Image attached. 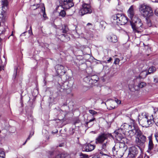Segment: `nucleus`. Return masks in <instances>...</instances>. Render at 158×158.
Listing matches in <instances>:
<instances>
[{
  "label": "nucleus",
  "instance_id": "1",
  "mask_svg": "<svg viewBox=\"0 0 158 158\" xmlns=\"http://www.w3.org/2000/svg\"><path fill=\"white\" fill-rule=\"evenodd\" d=\"M131 24L133 31L135 32L139 33L142 30L143 23L141 20L137 17L135 16L131 19Z\"/></svg>",
  "mask_w": 158,
  "mask_h": 158
},
{
  "label": "nucleus",
  "instance_id": "2",
  "mask_svg": "<svg viewBox=\"0 0 158 158\" xmlns=\"http://www.w3.org/2000/svg\"><path fill=\"white\" fill-rule=\"evenodd\" d=\"M139 11L144 17H149L153 15L152 8L149 6L145 4L140 5Z\"/></svg>",
  "mask_w": 158,
  "mask_h": 158
},
{
  "label": "nucleus",
  "instance_id": "3",
  "mask_svg": "<svg viewBox=\"0 0 158 158\" xmlns=\"http://www.w3.org/2000/svg\"><path fill=\"white\" fill-rule=\"evenodd\" d=\"M111 19L113 20V23H116L118 25H125L128 22L127 17L120 14L113 15Z\"/></svg>",
  "mask_w": 158,
  "mask_h": 158
},
{
  "label": "nucleus",
  "instance_id": "4",
  "mask_svg": "<svg viewBox=\"0 0 158 158\" xmlns=\"http://www.w3.org/2000/svg\"><path fill=\"white\" fill-rule=\"evenodd\" d=\"M115 146L118 147L116 153L118 157H122L127 148V146L124 143H118L115 144Z\"/></svg>",
  "mask_w": 158,
  "mask_h": 158
},
{
  "label": "nucleus",
  "instance_id": "5",
  "mask_svg": "<svg viewBox=\"0 0 158 158\" xmlns=\"http://www.w3.org/2000/svg\"><path fill=\"white\" fill-rule=\"evenodd\" d=\"M59 2L60 5L65 10L69 9L74 6L71 0H59Z\"/></svg>",
  "mask_w": 158,
  "mask_h": 158
},
{
  "label": "nucleus",
  "instance_id": "6",
  "mask_svg": "<svg viewBox=\"0 0 158 158\" xmlns=\"http://www.w3.org/2000/svg\"><path fill=\"white\" fill-rule=\"evenodd\" d=\"M111 134L104 133L100 134L96 139L95 142L96 143H102L106 139L111 137Z\"/></svg>",
  "mask_w": 158,
  "mask_h": 158
},
{
  "label": "nucleus",
  "instance_id": "7",
  "mask_svg": "<svg viewBox=\"0 0 158 158\" xmlns=\"http://www.w3.org/2000/svg\"><path fill=\"white\" fill-rule=\"evenodd\" d=\"M91 8L90 5L87 4H84L82 5V7L80 10L79 14L81 15L92 13Z\"/></svg>",
  "mask_w": 158,
  "mask_h": 158
},
{
  "label": "nucleus",
  "instance_id": "8",
  "mask_svg": "<svg viewBox=\"0 0 158 158\" xmlns=\"http://www.w3.org/2000/svg\"><path fill=\"white\" fill-rule=\"evenodd\" d=\"M137 136L135 139L136 143L139 147L143 146L146 141V137L141 134Z\"/></svg>",
  "mask_w": 158,
  "mask_h": 158
},
{
  "label": "nucleus",
  "instance_id": "9",
  "mask_svg": "<svg viewBox=\"0 0 158 158\" xmlns=\"http://www.w3.org/2000/svg\"><path fill=\"white\" fill-rule=\"evenodd\" d=\"M128 132L131 136L135 135L139 136V135L142 134L141 131L137 127H135L134 126H131V129H130Z\"/></svg>",
  "mask_w": 158,
  "mask_h": 158
},
{
  "label": "nucleus",
  "instance_id": "10",
  "mask_svg": "<svg viewBox=\"0 0 158 158\" xmlns=\"http://www.w3.org/2000/svg\"><path fill=\"white\" fill-rule=\"evenodd\" d=\"M136 148L135 146H132L129 148L128 156L131 158L135 157L138 154Z\"/></svg>",
  "mask_w": 158,
  "mask_h": 158
},
{
  "label": "nucleus",
  "instance_id": "11",
  "mask_svg": "<svg viewBox=\"0 0 158 158\" xmlns=\"http://www.w3.org/2000/svg\"><path fill=\"white\" fill-rule=\"evenodd\" d=\"M8 18V15L6 12L3 10V11L0 13V26L1 23H4L6 22Z\"/></svg>",
  "mask_w": 158,
  "mask_h": 158
},
{
  "label": "nucleus",
  "instance_id": "12",
  "mask_svg": "<svg viewBox=\"0 0 158 158\" xmlns=\"http://www.w3.org/2000/svg\"><path fill=\"white\" fill-rule=\"evenodd\" d=\"M55 69L56 72L58 74H63L65 73L64 67L61 65L58 64L55 66Z\"/></svg>",
  "mask_w": 158,
  "mask_h": 158
},
{
  "label": "nucleus",
  "instance_id": "13",
  "mask_svg": "<svg viewBox=\"0 0 158 158\" xmlns=\"http://www.w3.org/2000/svg\"><path fill=\"white\" fill-rule=\"evenodd\" d=\"M128 15L131 19H132L135 15V12L133 6H131L127 11Z\"/></svg>",
  "mask_w": 158,
  "mask_h": 158
},
{
  "label": "nucleus",
  "instance_id": "14",
  "mask_svg": "<svg viewBox=\"0 0 158 158\" xmlns=\"http://www.w3.org/2000/svg\"><path fill=\"white\" fill-rule=\"evenodd\" d=\"M107 38L108 40L110 42L115 43L117 41V37L113 34L107 35Z\"/></svg>",
  "mask_w": 158,
  "mask_h": 158
},
{
  "label": "nucleus",
  "instance_id": "15",
  "mask_svg": "<svg viewBox=\"0 0 158 158\" xmlns=\"http://www.w3.org/2000/svg\"><path fill=\"white\" fill-rule=\"evenodd\" d=\"M131 125L124 123L121 126V128L125 130L126 131L128 132L130 129H131Z\"/></svg>",
  "mask_w": 158,
  "mask_h": 158
},
{
  "label": "nucleus",
  "instance_id": "16",
  "mask_svg": "<svg viewBox=\"0 0 158 158\" xmlns=\"http://www.w3.org/2000/svg\"><path fill=\"white\" fill-rule=\"evenodd\" d=\"M69 157V155L65 152L59 153L56 155L55 158H68Z\"/></svg>",
  "mask_w": 158,
  "mask_h": 158
},
{
  "label": "nucleus",
  "instance_id": "17",
  "mask_svg": "<svg viewBox=\"0 0 158 158\" xmlns=\"http://www.w3.org/2000/svg\"><path fill=\"white\" fill-rule=\"evenodd\" d=\"M95 146L90 143H88L85 145V150L87 152H90L93 150L95 148Z\"/></svg>",
  "mask_w": 158,
  "mask_h": 158
},
{
  "label": "nucleus",
  "instance_id": "18",
  "mask_svg": "<svg viewBox=\"0 0 158 158\" xmlns=\"http://www.w3.org/2000/svg\"><path fill=\"white\" fill-rule=\"evenodd\" d=\"M156 119H148L145 123V125H145V126L148 127L151 126L155 122H156Z\"/></svg>",
  "mask_w": 158,
  "mask_h": 158
},
{
  "label": "nucleus",
  "instance_id": "19",
  "mask_svg": "<svg viewBox=\"0 0 158 158\" xmlns=\"http://www.w3.org/2000/svg\"><path fill=\"white\" fill-rule=\"evenodd\" d=\"M148 74L147 70H145L141 72L138 77L140 78H144Z\"/></svg>",
  "mask_w": 158,
  "mask_h": 158
},
{
  "label": "nucleus",
  "instance_id": "20",
  "mask_svg": "<svg viewBox=\"0 0 158 158\" xmlns=\"http://www.w3.org/2000/svg\"><path fill=\"white\" fill-rule=\"evenodd\" d=\"M148 139L149 140L148 143V150H151L153 148V143L151 136H150L148 137Z\"/></svg>",
  "mask_w": 158,
  "mask_h": 158
},
{
  "label": "nucleus",
  "instance_id": "21",
  "mask_svg": "<svg viewBox=\"0 0 158 158\" xmlns=\"http://www.w3.org/2000/svg\"><path fill=\"white\" fill-rule=\"evenodd\" d=\"M1 3L2 5V9L6 10V8H7V6L8 5V2L7 0H2Z\"/></svg>",
  "mask_w": 158,
  "mask_h": 158
},
{
  "label": "nucleus",
  "instance_id": "22",
  "mask_svg": "<svg viewBox=\"0 0 158 158\" xmlns=\"http://www.w3.org/2000/svg\"><path fill=\"white\" fill-rule=\"evenodd\" d=\"M91 83H95L98 81L99 78L96 75H94L91 76Z\"/></svg>",
  "mask_w": 158,
  "mask_h": 158
},
{
  "label": "nucleus",
  "instance_id": "23",
  "mask_svg": "<svg viewBox=\"0 0 158 158\" xmlns=\"http://www.w3.org/2000/svg\"><path fill=\"white\" fill-rule=\"evenodd\" d=\"M94 119H91L90 120H87L85 121V125L86 127H91L93 124L92 122Z\"/></svg>",
  "mask_w": 158,
  "mask_h": 158
},
{
  "label": "nucleus",
  "instance_id": "24",
  "mask_svg": "<svg viewBox=\"0 0 158 158\" xmlns=\"http://www.w3.org/2000/svg\"><path fill=\"white\" fill-rule=\"evenodd\" d=\"M87 39L89 40L91 38H93L94 35V33L93 32L90 31H88L87 32Z\"/></svg>",
  "mask_w": 158,
  "mask_h": 158
},
{
  "label": "nucleus",
  "instance_id": "25",
  "mask_svg": "<svg viewBox=\"0 0 158 158\" xmlns=\"http://www.w3.org/2000/svg\"><path fill=\"white\" fill-rule=\"evenodd\" d=\"M154 113L153 114L151 115V117H150L151 118V117L153 118H158V109H154Z\"/></svg>",
  "mask_w": 158,
  "mask_h": 158
},
{
  "label": "nucleus",
  "instance_id": "26",
  "mask_svg": "<svg viewBox=\"0 0 158 158\" xmlns=\"http://www.w3.org/2000/svg\"><path fill=\"white\" fill-rule=\"evenodd\" d=\"M93 26L92 24L90 23H88L85 27V29L87 32L89 31V30L91 31L90 29L93 30Z\"/></svg>",
  "mask_w": 158,
  "mask_h": 158
},
{
  "label": "nucleus",
  "instance_id": "27",
  "mask_svg": "<svg viewBox=\"0 0 158 158\" xmlns=\"http://www.w3.org/2000/svg\"><path fill=\"white\" fill-rule=\"evenodd\" d=\"M139 117L142 118H147L148 117V114L146 112H143L141 115H139Z\"/></svg>",
  "mask_w": 158,
  "mask_h": 158
},
{
  "label": "nucleus",
  "instance_id": "28",
  "mask_svg": "<svg viewBox=\"0 0 158 158\" xmlns=\"http://www.w3.org/2000/svg\"><path fill=\"white\" fill-rule=\"evenodd\" d=\"M109 141H107L105 143H103L102 144V148L104 150H106L107 148H109Z\"/></svg>",
  "mask_w": 158,
  "mask_h": 158
},
{
  "label": "nucleus",
  "instance_id": "29",
  "mask_svg": "<svg viewBox=\"0 0 158 158\" xmlns=\"http://www.w3.org/2000/svg\"><path fill=\"white\" fill-rule=\"evenodd\" d=\"M84 81L88 83L92 84L91 76H89L85 77L84 78Z\"/></svg>",
  "mask_w": 158,
  "mask_h": 158
},
{
  "label": "nucleus",
  "instance_id": "30",
  "mask_svg": "<svg viewBox=\"0 0 158 158\" xmlns=\"http://www.w3.org/2000/svg\"><path fill=\"white\" fill-rule=\"evenodd\" d=\"M89 112L91 114H92L94 116H95L97 115L99 113L92 110H89Z\"/></svg>",
  "mask_w": 158,
  "mask_h": 158
},
{
  "label": "nucleus",
  "instance_id": "31",
  "mask_svg": "<svg viewBox=\"0 0 158 158\" xmlns=\"http://www.w3.org/2000/svg\"><path fill=\"white\" fill-rule=\"evenodd\" d=\"M155 70V68L154 67L152 66L149 69L148 72V74H150L153 73Z\"/></svg>",
  "mask_w": 158,
  "mask_h": 158
},
{
  "label": "nucleus",
  "instance_id": "32",
  "mask_svg": "<svg viewBox=\"0 0 158 158\" xmlns=\"http://www.w3.org/2000/svg\"><path fill=\"white\" fill-rule=\"evenodd\" d=\"M146 85L145 82H143L139 83L138 85V87L140 88H142L145 86Z\"/></svg>",
  "mask_w": 158,
  "mask_h": 158
},
{
  "label": "nucleus",
  "instance_id": "33",
  "mask_svg": "<svg viewBox=\"0 0 158 158\" xmlns=\"http://www.w3.org/2000/svg\"><path fill=\"white\" fill-rule=\"evenodd\" d=\"M118 148V147H117L116 146H115V145L114 147H113L112 148V151L114 155H116V153Z\"/></svg>",
  "mask_w": 158,
  "mask_h": 158
},
{
  "label": "nucleus",
  "instance_id": "34",
  "mask_svg": "<svg viewBox=\"0 0 158 158\" xmlns=\"http://www.w3.org/2000/svg\"><path fill=\"white\" fill-rule=\"evenodd\" d=\"M5 154L3 151L0 152V158H5Z\"/></svg>",
  "mask_w": 158,
  "mask_h": 158
},
{
  "label": "nucleus",
  "instance_id": "35",
  "mask_svg": "<svg viewBox=\"0 0 158 158\" xmlns=\"http://www.w3.org/2000/svg\"><path fill=\"white\" fill-rule=\"evenodd\" d=\"M115 137L118 140H121L122 138V136H121V135L119 133H118L115 135Z\"/></svg>",
  "mask_w": 158,
  "mask_h": 158
},
{
  "label": "nucleus",
  "instance_id": "36",
  "mask_svg": "<svg viewBox=\"0 0 158 158\" xmlns=\"http://www.w3.org/2000/svg\"><path fill=\"white\" fill-rule=\"evenodd\" d=\"M66 14V13L65 11L64 10H62L60 13V15L62 17H64L65 15Z\"/></svg>",
  "mask_w": 158,
  "mask_h": 158
},
{
  "label": "nucleus",
  "instance_id": "37",
  "mask_svg": "<svg viewBox=\"0 0 158 158\" xmlns=\"http://www.w3.org/2000/svg\"><path fill=\"white\" fill-rule=\"evenodd\" d=\"M153 82L156 83H158V77L156 76L153 77Z\"/></svg>",
  "mask_w": 158,
  "mask_h": 158
},
{
  "label": "nucleus",
  "instance_id": "38",
  "mask_svg": "<svg viewBox=\"0 0 158 158\" xmlns=\"http://www.w3.org/2000/svg\"><path fill=\"white\" fill-rule=\"evenodd\" d=\"M120 61V60L118 58H115L114 62V64H118Z\"/></svg>",
  "mask_w": 158,
  "mask_h": 158
},
{
  "label": "nucleus",
  "instance_id": "39",
  "mask_svg": "<svg viewBox=\"0 0 158 158\" xmlns=\"http://www.w3.org/2000/svg\"><path fill=\"white\" fill-rule=\"evenodd\" d=\"M64 28L63 29L62 32L63 33H66L68 31V29L67 27H65V25H64Z\"/></svg>",
  "mask_w": 158,
  "mask_h": 158
},
{
  "label": "nucleus",
  "instance_id": "40",
  "mask_svg": "<svg viewBox=\"0 0 158 158\" xmlns=\"http://www.w3.org/2000/svg\"><path fill=\"white\" fill-rule=\"evenodd\" d=\"M29 34L30 35H33V33L32 32V28L31 26L30 27V30L28 31Z\"/></svg>",
  "mask_w": 158,
  "mask_h": 158
},
{
  "label": "nucleus",
  "instance_id": "41",
  "mask_svg": "<svg viewBox=\"0 0 158 158\" xmlns=\"http://www.w3.org/2000/svg\"><path fill=\"white\" fill-rule=\"evenodd\" d=\"M115 101L117 104H120L121 103V101L115 98Z\"/></svg>",
  "mask_w": 158,
  "mask_h": 158
},
{
  "label": "nucleus",
  "instance_id": "42",
  "mask_svg": "<svg viewBox=\"0 0 158 158\" xmlns=\"http://www.w3.org/2000/svg\"><path fill=\"white\" fill-rule=\"evenodd\" d=\"M81 156H82V157H81L80 158H86L87 156L85 154H81Z\"/></svg>",
  "mask_w": 158,
  "mask_h": 158
},
{
  "label": "nucleus",
  "instance_id": "43",
  "mask_svg": "<svg viewBox=\"0 0 158 158\" xmlns=\"http://www.w3.org/2000/svg\"><path fill=\"white\" fill-rule=\"evenodd\" d=\"M44 10L43 11V10H42V11L43 12V16L44 18H45L46 17V14H45V8H44Z\"/></svg>",
  "mask_w": 158,
  "mask_h": 158
},
{
  "label": "nucleus",
  "instance_id": "44",
  "mask_svg": "<svg viewBox=\"0 0 158 158\" xmlns=\"http://www.w3.org/2000/svg\"><path fill=\"white\" fill-rule=\"evenodd\" d=\"M31 133H30V134L29 135V136L27 138L26 140L27 141L28 140H29L30 138L32 137V135H31Z\"/></svg>",
  "mask_w": 158,
  "mask_h": 158
},
{
  "label": "nucleus",
  "instance_id": "45",
  "mask_svg": "<svg viewBox=\"0 0 158 158\" xmlns=\"http://www.w3.org/2000/svg\"><path fill=\"white\" fill-rule=\"evenodd\" d=\"M155 14L156 15L158 16V10H156L155 11Z\"/></svg>",
  "mask_w": 158,
  "mask_h": 158
},
{
  "label": "nucleus",
  "instance_id": "46",
  "mask_svg": "<svg viewBox=\"0 0 158 158\" xmlns=\"http://www.w3.org/2000/svg\"><path fill=\"white\" fill-rule=\"evenodd\" d=\"M156 139L157 141V142H158V135H155Z\"/></svg>",
  "mask_w": 158,
  "mask_h": 158
},
{
  "label": "nucleus",
  "instance_id": "47",
  "mask_svg": "<svg viewBox=\"0 0 158 158\" xmlns=\"http://www.w3.org/2000/svg\"><path fill=\"white\" fill-rule=\"evenodd\" d=\"M112 60V59L111 57L109 59L107 60L108 62H110V61L111 60Z\"/></svg>",
  "mask_w": 158,
  "mask_h": 158
},
{
  "label": "nucleus",
  "instance_id": "48",
  "mask_svg": "<svg viewBox=\"0 0 158 158\" xmlns=\"http://www.w3.org/2000/svg\"><path fill=\"white\" fill-rule=\"evenodd\" d=\"M3 30L1 31L0 30V35L3 33Z\"/></svg>",
  "mask_w": 158,
  "mask_h": 158
},
{
  "label": "nucleus",
  "instance_id": "49",
  "mask_svg": "<svg viewBox=\"0 0 158 158\" xmlns=\"http://www.w3.org/2000/svg\"><path fill=\"white\" fill-rule=\"evenodd\" d=\"M30 133H31V135H32V136L34 135V132L33 131H32L31 132H30Z\"/></svg>",
  "mask_w": 158,
  "mask_h": 158
},
{
  "label": "nucleus",
  "instance_id": "50",
  "mask_svg": "<svg viewBox=\"0 0 158 158\" xmlns=\"http://www.w3.org/2000/svg\"><path fill=\"white\" fill-rule=\"evenodd\" d=\"M157 119V121H156V125L158 126V119Z\"/></svg>",
  "mask_w": 158,
  "mask_h": 158
},
{
  "label": "nucleus",
  "instance_id": "51",
  "mask_svg": "<svg viewBox=\"0 0 158 158\" xmlns=\"http://www.w3.org/2000/svg\"><path fill=\"white\" fill-rule=\"evenodd\" d=\"M144 158H149V156H148L146 155L144 157Z\"/></svg>",
  "mask_w": 158,
  "mask_h": 158
},
{
  "label": "nucleus",
  "instance_id": "52",
  "mask_svg": "<svg viewBox=\"0 0 158 158\" xmlns=\"http://www.w3.org/2000/svg\"><path fill=\"white\" fill-rule=\"evenodd\" d=\"M57 132H58V131L56 130V131L55 132H53V131H52V133H54V134H55V133H57Z\"/></svg>",
  "mask_w": 158,
  "mask_h": 158
},
{
  "label": "nucleus",
  "instance_id": "53",
  "mask_svg": "<svg viewBox=\"0 0 158 158\" xmlns=\"http://www.w3.org/2000/svg\"><path fill=\"white\" fill-rule=\"evenodd\" d=\"M101 154H102V155H103L107 156V155L106 154H104V153H101Z\"/></svg>",
  "mask_w": 158,
  "mask_h": 158
},
{
  "label": "nucleus",
  "instance_id": "54",
  "mask_svg": "<svg viewBox=\"0 0 158 158\" xmlns=\"http://www.w3.org/2000/svg\"><path fill=\"white\" fill-rule=\"evenodd\" d=\"M2 68L0 66V71L2 70Z\"/></svg>",
  "mask_w": 158,
  "mask_h": 158
},
{
  "label": "nucleus",
  "instance_id": "55",
  "mask_svg": "<svg viewBox=\"0 0 158 158\" xmlns=\"http://www.w3.org/2000/svg\"><path fill=\"white\" fill-rule=\"evenodd\" d=\"M27 142V140H26V141H25V142L23 144V145H24Z\"/></svg>",
  "mask_w": 158,
  "mask_h": 158
},
{
  "label": "nucleus",
  "instance_id": "56",
  "mask_svg": "<svg viewBox=\"0 0 158 158\" xmlns=\"http://www.w3.org/2000/svg\"><path fill=\"white\" fill-rule=\"evenodd\" d=\"M78 121H79V120H77V121L76 122H75V123H74V124H76V123H78Z\"/></svg>",
  "mask_w": 158,
  "mask_h": 158
},
{
  "label": "nucleus",
  "instance_id": "57",
  "mask_svg": "<svg viewBox=\"0 0 158 158\" xmlns=\"http://www.w3.org/2000/svg\"><path fill=\"white\" fill-rule=\"evenodd\" d=\"M26 32H24L23 33H22L21 35L22 36V35H23V34H24Z\"/></svg>",
  "mask_w": 158,
  "mask_h": 158
},
{
  "label": "nucleus",
  "instance_id": "58",
  "mask_svg": "<svg viewBox=\"0 0 158 158\" xmlns=\"http://www.w3.org/2000/svg\"><path fill=\"white\" fill-rule=\"evenodd\" d=\"M115 108V106H114V107H112L111 108V109H113Z\"/></svg>",
  "mask_w": 158,
  "mask_h": 158
},
{
  "label": "nucleus",
  "instance_id": "59",
  "mask_svg": "<svg viewBox=\"0 0 158 158\" xmlns=\"http://www.w3.org/2000/svg\"><path fill=\"white\" fill-rule=\"evenodd\" d=\"M1 40H2V39H1V38L0 37V42L1 41Z\"/></svg>",
  "mask_w": 158,
  "mask_h": 158
},
{
  "label": "nucleus",
  "instance_id": "60",
  "mask_svg": "<svg viewBox=\"0 0 158 158\" xmlns=\"http://www.w3.org/2000/svg\"><path fill=\"white\" fill-rule=\"evenodd\" d=\"M2 117V115L0 114V118Z\"/></svg>",
  "mask_w": 158,
  "mask_h": 158
},
{
  "label": "nucleus",
  "instance_id": "61",
  "mask_svg": "<svg viewBox=\"0 0 158 158\" xmlns=\"http://www.w3.org/2000/svg\"><path fill=\"white\" fill-rule=\"evenodd\" d=\"M74 12H75V11H73V12L72 13H74Z\"/></svg>",
  "mask_w": 158,
  "mask_h": 158
},
{
  "label": "nucleus",
  "instance_id": "62",
  "mask_svg": "<svg viewBox=\"0 0 158 158\" xmlns=\"http://www.w3.org/2000/svg\"><path fill=\"white\" fill-rule=\"evenodd\" d=\"M96 158V157H93V158Z\"/></svg>",
  "mask_w": 158,
  "mask_h": 158
},
{
  "label": "nucleus",
  "instance_id": "63",
  "mask_svg": "<svg viewBox=\"0 0 158 158\" xmlns=\"http://www.w3.org/2000/svg\"><path fill=\"white\" fill-rule=\"evenodd\" d=\"M59 120L60 119H58Z\"/></svg>",
  "mask_w": 158,
  "mask_h": 158
},
{
  "label": "nucleus",
  "instance_id": "64",
  "mask_svg": "<svg viewBox=\"0 0 158 158\" xmlns=\"http://www.w3.org/2000/svg\"><path fill=\"white\" fill-rule=\"evenodd\" d=\"M132 121H133V119H132Z\"/></svg>",
  "mask_w": 158,
  "mask_h": 158
}]
</instances>
